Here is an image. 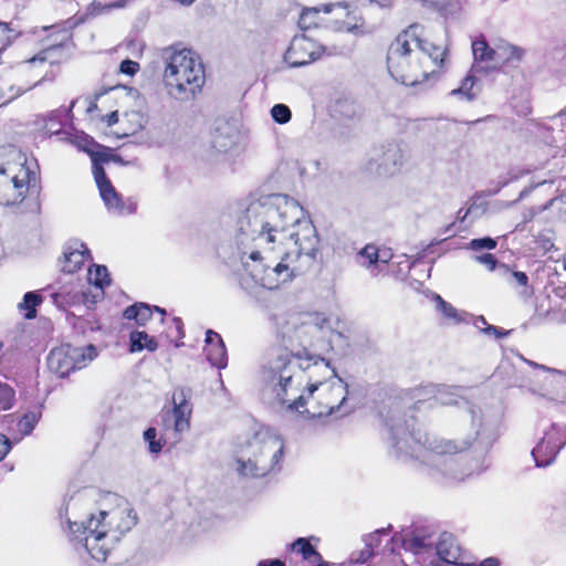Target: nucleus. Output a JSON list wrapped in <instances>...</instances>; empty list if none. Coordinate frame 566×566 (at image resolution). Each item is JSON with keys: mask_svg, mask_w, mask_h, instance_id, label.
<instances>
[{"mask_svg": "<svg viewBox=\"0 0 566 566\" xmlns=\"http://www.w3.org/2000/svg\"><path fill=\"white\" fill-rule=\"evenodd\" d=\"M240 231L259 248L242 256L247 276L241 285L275 290L308 271L315 263L319 238L303 208L286 196L273 195L251 202L240 220Z\"/></svg>", "mask_w": 566, "mask_h": 566, "instance_id": "f257e3e1", "label": "nucleus"}, {"mask_svg": "<svg viewBox=\"0 0 566 566\" xmlns=\"http://www.w3.org/2000/svg\"><path fill=\"white\" fill-rule=\"evenodd\" d=\"M338 377L329 363L318 356L287 349H270L262 364V378L275 399L290 411L304 407L305 391Z\"/></svg>", "mask_w": 566, "mask_h": 566, "instance_id": "f03ea898", "label": "nucleus"}, {"mask_svg": "<svg viewBox=\"0 0 566 566\" xmlns=\"http://www.w3.org/2000/svg\"><path fill=\"white\" fill-rule=\"evenodd\" d=\"M419 30V25H410L397 35L388 50V71L405 85H417L438 73L447 53L446 48L420 39Z\"/></svg>", "mask_w": 566, "mask_h": 566, "instance_id": "7ed1b4c3", "label": "nucleus"}, {"mask_svg": "<svg viewBox=\"0 0 566 566\" xmlns=\"http://www.w3.org/2000/svg\"><path fill=\"white\" fill-rule=\"evenodd\" d=\"M390 440L398 454L421 460L433 464L434 459L442 454H454L471 447L474 438H468L460 442L443 440L436 436L422 432L416 428L413 418L402 420L392 418L390 423Z\"/></svg>", "mask_w": 566, "mask_h": 566, "instance_id": "20e7f679", "label": "nucleus"}, {"mask_svg": "<svg viewBox=\"0 0 566 566\" xmlns=\"http://www.w3.org/2000/svg\"><path fill=\"white\" fill-rule=\"evenodd\" d=\"M164 84L170 97L179 102L193 99L205 84V70L198 56L186 48L163 51Z\"/></svg>", "mask_w": 566, "mask_h": 566, "instance_id": "39448f33", "label": "nucleus"}, {"mask_svg": "<svg viewBox=\"0 0 566 566\" xmlns=\"http://www.w3.org/2000/svg\"><path fill=\"white\" fill-rule=\"evenodd\" d=\"M284 452L282 439L272 430L261 428L238 444L237 472L243 478H262L273 472Z\"/></svg>", "mask_w": 566, "mask_h": 566, "instance_id": "423d86ee", "label": "nucleus"}, {"mask_svg": "<svg viewBox=\"0 0 566 566\" xmlns=\"http://www.w3.org/2000/svg\"><path fill=\"white\" fill-rule=\"evenodd\" d=\"M347 385L339 377H334L317 387L305 391L304 407L298 412L311 417L336 415L342 417L350 411L347 407Z\"/></svg>", "mask_w": 566, "mask_h": 566, "instance_id": "0eeeda50", "label": "nucleus"}, {"mask_svg": "<svg viewBox=\"0 0 566 566\" xmlns=\"http://www.w3.org/2000/svg\"><path fill=\"white\" fill-rule=\"evenodd\" d=\"M106 511H101L98 515H91L86 521L81 523L70 522V531L72 533L86 534L84 546L88 554L97 562H105L109 552L107 542L109 541L108 524H105Z\"/></svg>", "mask_w": 566, "mask_h": 566, "instance_id": "6e6552de", "label": "nucleus"}, {"mask_svg": "<svg viewBox=\"0 0 566 566\" xmlns=\"http://www.w3.org/2000/svg\"><path fill=\"white\" fill-rule=\"evenodd\" d=\"M318 333L317 324L306 315L292 314L279 323V336L285 346L283 349L292 354L297 353L294 349L298 346L303 347L302 355L307 354L306 347L312 344V338Z\"/></svg>", "mask_w": 566, "mask_h": 566, "instance_id": "1a4fd4ad", "label": "nucleus"}, {"mask_svg": "<svg viewBox=\"0 0 566 566\" xmlns=\"http://www.w3.org/2000/svg\"><path fill=\"white\" fill-rule=\"evenodd\" d=\"M190 390L186 388H177L172 392V409L167 411L164 418V427L166 430L172 429L176 441L180 439L181 433L190 428V418L192 413L189 403Z\"/></svg>", "mask_w": 566, "mask_h": 566, "instance_id": "9d476101", "label": "nucleus"}, {"mask_svg": "<svg viewBox=\"0 0 566 566\" xmlns=\"http://www.w3.org/2000/svg\"><path fill=\"white\" fill-rule=\"evenodd\" d=\"M97 159L107 161L108 157L105 154H96L95 157L93 158L94 179L98 187L99 195H101L105 206L107 207V209L112 210L116 213H119V214L125 213V212H127V213L134 212L135 205L130 202L128 206H126L123 202L120 195L115 190L112 182L106 177L104 168L96 163Z\"/></svg>", "mask_w": 566, "mask_h": 566, "instance_id": "9b49d317", "label": "nucleus"}, {"mask_svg": "<svg viewBox=\"0 0 566 566\" xmlns=\"http://www.w3.org/2000/svg\"><path fill=\"white\" fill-rule=\"evenodd\" d=\"M324 48L311 38L295 35L285 52L284 60L291 67H300L318 60Z\"/></svg>", "mask_w": 566, "mask_h": 566, "instance_id": "f8f14e48", "label": "nucleus"}, {"mask_svg": "<svg viewBox=\"0 0 566 566\" xmlns=\"http://www.w3.org/2000/svg\"><path fill=\"white\" fill-rule=\"evenodd\" d=\"M424 390L432 394L434 402L437 403L442 406L464 407L472 427L474 428V434L478 433V428L480 427L479 412L474 406L463 397L459 388H451L444 385H427Z\"/></svg>", "mask_w": 566, "mask_h": 566, "instance_id": "ddd939ff", "label": "nucleus"}, {"mask_svg": "<svg viewBox=\"0 0 566 566\" xmlns=\"http://www.w3.org/2000/svg\"><path fill=\"white\" fill-rule=\"evenodd\" d=\"M29 169L21 166L19 172L11 178L0 177V203L4 206L21 203L29 190Z\"/></svg>", "mask_w": 566, "mask_h": 566, "instance_id": "4468645a", "label": "nucleus"}, {"mask_svg": "<svg viewBox=\"0 0 566 566\" xmlns=\"http://www.w3.org/2000/svg\"><path fill=\"white\" fill-rule=\"evenodd\" d=\"M560 440L559 430L556 426H552L551 430L545 432L544 438L532 450V455L535 460L536 467H547L552 464L558 452L566 444V440L557 443Z\"/></svg>", "mask_w": 566, "mask_h": 566, "instance_id": "2eb2a0df", "label": "nucleus"}, {"mask_svg": "<svg viewBox=\"0 0 566 566\" xmlns=\"http://www.w3.org/2000/svg\"><path fill=\"white\" fill-rule=\"evenodd\" d=\"M106 514L105 524L112 530L111 542L117 541L120 534L128 532L137 522L136 513L130 509H116Z\"/></svg>", "mask_w": 566, "mask_h": 566, "instance_id": "dca6fc26", "label": "nucleus"}, {"mask_svg": "<svg viewBox=\"0 0 566 566\" xmlns=\"http://www.w3.org/2000/svg\"><path fill=\"white\" fill-rule=\"evenodd\" d=\"M535 367L546 374L544 377L545 395L552 399H564L566 397V371L537 364Z\"/></svg>", "mask_w": 566, "mask_h": 566, "instance_id": "f3484780", "label": "nucleus"}, {"mask_svg": "<svg viewBox=\"0 0 566 566\" xmlns=\"http://www.w3.org/2000/svg\"><path fill=\"white\" fill-rule=\"evenodd\" d=\"M48 366L50 370L59 377H65L74 371V363L70 354V344L52 349L48 356Z\"/></svg>", "mask_w": 566, "mask_h": 566, "instance_id": "a211bd4d", "label": "nucleus"}, {"mask_svg": "<svg viewBox=\"0 0 566 566\" xmlns=\"http://www.w3.org/2000/svg\"><path fill=\"white\" fill-rule=\"evenodd\" d=\"M378 161L377 172L379 175H390L397 171L398 167L402 163V153L399 145L391 142L386 146H382Z\"/></svg>", "mask_w": 566, "mask_h": 566, "instance_id": "6ab92c4d", "label": "nucleus"}, {"mask_svg": "<svg viewBox=\"0 0 566 566\" xmlns=\"http://www.w3.org/2000/svg\"><path fill=\"white\" fill-rule=\"evenodd\" d=\"M434 549L439 556V563H443L447 566L458 564V560L462 557L459 545L455 543L453 535L449 533H442L440 535Z\"/></svg>", "mask_w": 566, "mask_h": 566, "instance_id": "aec40b11", "label": "nucleus"}, {"mask_svg": "<svg viewBox=\"0 0 566 566\" xmlns=\"http://www.w3.org/2000/svg\"><path fill=\"white\" fill-rule=\"evenodd\" d=\"M90 251L83 243H75L74 247H69L63 253L62 270L65 273H73L77 271L85 262Z\"/></svg>", "mask_w": 566, "mask_h": 566, "instance_id": "412c9836", "label": "nucleus"}, {"mask_svg": "<svg viewBox=\"0 0 566 566\" xmlns=\"http://www.w3.org/2000/svg\"><path fill=\"white\" fill-rule=\"evenodd\" d=\"M523 51L511 44H500L494 48L493 57L495 59L494 69H497L504 64L520 61L522 59Z\"/></svg>", "mask_w": 566, "mask_h": 566, "instance_id": "4be33fe9", "label": "nucleus"}, {"mask_svg": "<svg viewBox=\"0 0 566 566\" xmlns=\"http://www.w3.org/2000/svg\"><path fill=\"white\" fill-rule=\"evenodd\" d=\"M433 301L436 302L437 311L442 314L448 324L457 325L465 319V312L457 310L450 303L446 302L440 295L436 294L433 296Z\"/></svg>", "mask_w": 566, "mask_h": 566, "instance_id": "5701e85b", "label": "nucleus"}, {"mask_svg": "<svg viewBox=\"0 0 566 566\" xmlns=\"http://www.w3.org/2000/svg\"><path fill=\"white\" fill-rule=\"evenodd\" d=\"M70 354L74 363V370H76L86 367L97 356V350L93 345L85 347L70 345Z\"/></svg>", "mask_w": 566, "mask_h": 566, "instance_id": "b1692460", "label": "nucleus"}, {"mask_svg": "<svg viewBox=\"0 0 566 566\" xmlns=\"http://www.w3.org/2000/svg\"><path fill=\"white\" fill-rule=\"evenodd\" d=\"M234 135L229 126H224L223 129L218 127L212 135L211 147L218 153H226L234 144Z\"/></svg>", "mask_w": 566, "mask_h": 566, "instance_id": "393cba45", "label": "nucleus"}, {"mask_svg": "<svg viewBox=\"0 0 566 566\" xmlns=\"http://www.w3.org/2000/svg\"><path fill=\"white\" fill-rule=\"evenodd\" d=\"M157 347L156 339L146 332H133L130 334V352H140L143 349L155 352Z\"/></svg>", "mask_w": 566, "mask_h": 566, "instance_id": "a878e982", "label": "nucleus"}, {"mask_svg": "<svg viewBox=\"0 0 566 566\" xmlns=\"http://www.w3.org/2000/svg\"><path fill=\"white\" fill-rule=\"evenodd\" d=\"M206 355L208 360L218 368H223L227 365V350L224 343L221 338H217V343L206 347Z\"/></svg>", "mask_w": 566, "mask_h": 566, "instance_id": "bb28decb", "label": "nucleus"}, {"mask_svg": "<svg viewBox=\"0 0 566 566\" xmlns=\"http://www.w3.org/2000/svg\"><path fill=\"white\" fill-rule=\"evenodd\" d=\"M472 52L476 62H489L494 69L495 59L493 57L494 49L490 48L485 40H475L472 43Z\"/></svg>", "mask_w": 566, "mask_h": 566, "instance_id": "cd10ccee", "label": "nucleus"}, {"mask_svg": "<svg viewBox=\"0 0 566 566\" xmlns=\"http://www.w3.org/2000/svg\"><path fill=\"white\" fill-rule=\"evenodd\" d=\"M151 308L144 303L128 306L124 312L125 318L135 319L139 325H144L151 317Z\"/></svg>", "mask_w": 566, "mask_h": 566, "instance_id": "c85d7f7f", "label": "nucleus"}, {"mask_svg": "<svg viewBox=\"0 0 566 566\" xmlns=\"http://www.w3.org/2000/svg\"><path fill=\"white\" fill-rule=\"evenodd\" d=\"M378 248L373 244H367L358 253V262L361 266L373 270L378 266Z\"/></svg>", "mask_w": 566, "mask_h": 566, "instance_id": "c756f323", "label": "nucleus"}, {"mask_svg": "<svg viewBox=\"0 0 566 566\" xmlns=\"http://www.w3.org/2000/svg\"><path fill=\"white\" fill-rule=\"evenodd\" d=\"M292 548L301 553L305 559L313 562L321 559L319 553L305 538H297L292 544Z\"/></svg>", "mask_w": 566, "mask_h": 566, "instance_id": "7c9ffc66", "label": "nucleus"}, {"mask_svg": "<svg viewBox=\"0 0 566 566\" xmlns=\"http://www.w3.org/2000/svg\"><path fill=\"white\" fill-rule=\"evenodd\" d=\"M319 11V8L304 9L298 19L300 28L303 30H308L311 28L317 27Z\"/></svg>", "mask_w": 566, "mask_h": 566, "instance_id": "2f4dec72", "label": "nucleus"}, {"mask_svg": "<svg viewBox=\"0 0 566 566\" xmlns=\"http://www.w3.org/2000/svg\"><path fill=\"white\" fill-rule=\"evenodd\" d=\"M403 547L413 554H420L422 551L431 549L432 543L428 542L426 537L413 536L403 539Z\"/></svg>", "mask_w": 566, "mask_h": 566, "instance_id": "473e14b6", "label": "nucleus"}, {"mask_svg": "<svg viewBox=\"0 0 566 566\" xmlns=\"http://www.w3.org/2000/svg\"><path fill=\"white\" fill-rule=\"evenodd\" d=\"M88 281L101 289L108 285L109 280L107 268L104 265H95V269H91L88 272Z\"/></svg>", "mask_w": 566, "mask_h": 566, "instance_id": "72a5a7b5", "label": "nucleus"}, {"mask_svg": "<svg viewBox=\"0 0 566 566\" xmlns=\"http://www.w3.org/2000/svg\"><path fill=\"white\" fill-rule=\"evenodd\" d=\"M474 86V77L472 75H468L461 83L460 87L452 90V95H463L467 101L474 99L476 93L473 92Z\"/></svg>", "mask_w": 566, "mask_h": 566, "instance_id": "f704fd0d", "label": "nucleus"}, {"mask_svg": "<svg viewBox=\"0 0 566 566\" xmlns=\"http://www.w3.org/2000/svg\"><path fill=\"white\" fill-rule=\"evenodd\" d=\"M273 119L279 124H285L291 119V111L284 104H276L271 109Z\"/></svg>", "mask_w": 566, "mask_h": 566, "instance_id": "c9c22d12", "label": "nucleus"}, {"mask_svg": "<svg viewBox=\"0 0 566 566\" xmlns=\"http://www.w3.org/2000/svg\"><path fill=\"white\" fill-rule=\"evenodd\" d=\"M157 431L155 428H148L144 432V439L148 442V448L151 453H159L163 449V443L160 440H156Z\"/></svg>", "mask_w": 566, "mask_h": 566, "instance_id": "e433bc0d", "label": "nucleus"}, {"mask_svg": "<svg viewBox=\"0 0 566 566\" xmlns=\"http://www.w3.org/2000/svg\"><path fill=\"white\" fill-rule=\"evenodd\" d=\"M14 392L11 387L6 384H0V408L8 410L12 406Z\"/></svg>", "mask_w": 566, "mask_h": 566, "instance_id": "4c0bfd02", "label": "nucleus"}, {"mask_svg": "<svg viewBox=\"0 0 566 566\" xmlns=\"http://www.w3.org/2000/svg\"><path fill=\"white\" fill-rule=\"evenodd\" d=\"M496 241L492 238L473 239L469 243V249L473 251L493 250L496 248Z\"/></svg>", "mask_w": 566, "mask_h": 566, "instance_id": "58836bf2", "label": "nucleus"}, {"mask_svg": "<svg viewBox=\"0 0 566 566\" xmlns=\"http://www.w3.org/2000/svg\"><path fill=\"white\" fill-rule=\"evenodd\" d=\"M40 297L33 292H28L24 295L22 306H25V308L29 310V312L25 314L27 318H32L35 316L34 307L40 303Z\"/></svg>", "mask_w": 566, "mask_h": 566, "instance_id": "ea45409f", "label": "nucleus"}, {"mask_svg": "<svg viewBox=\"0 0 566 566\" xmlns=\"http://www.w3.org/2000/svg\"><path fill=\"white\" fill-rule=\"evenodd\" d=\"M387 534V531L385 528H381V530H378L376 531L375 533H371L369 534L366 538H365V542H366V546H367V551L364 552L363 554H366L367 557H369L370 555H373V547L374 546H377L379 544V537L380 535H386Z\"/></svg>", "mask_w": 566, "mask_h": 566, "instance_id": "a19ab883", "label": "nucleus"}, {"mask_svg": "<svg viewBox=\"0 0 566 566\" xmlns=\"http://www.w3.org/2000/svg\"><path fill=\"white\" fill-rule=\"evenodd\" d=\"M12 30L9 28L8 23L0 22V44L3 48H7L12 43V41L17 38V34H12Z\"/></svg>", "mask_w": 566, "mask_h": 566, "instance_id": "79ce46f5", "label": "nucleus"}, {"mask_svg": "<svg viewBox=\"0 0 566 566\" xmlns=\"http://www.w3.org/2000/svg\"><path fill=\"white\" fill-rule=\"evenodd\" d=\"M507 282L514 286L525 287L528 282V277L525 272L513 271V272H510Z\"/></svg>", "mask_w": 566, "mask_h": 566, "instance_id": "37998d69", "label": "nucleus"}, {"mask_svg": "<svg viewBox=\"0 0 566 566\" xmlns=\"http://www.w3.org/2000/svg\"><path fill=\"white\" fill-rule=\"evenodd\" d=\"M474 260L478 263H481V264L485 265L490 271H493L496 268V264H497L496 259L491 253H484V254H481V255H476V256H474Z\"/></svg>", "mask_w": 566, "mask_h": 566, "instance_id": "c03bdc74", "label": "nucleus"}, {"mask_svg": "<svg viewBox=\"0 0 566 566\" xmlns=\"http://www.w3.org/2000/svg\"><path fill=\"white\" fill-rule=\"evenodd\" d=\"M119 70L124 74L134 75V74H136L138 72L139 64L137 62H135V61H132V60H124L120 63Z\"/></svg>", "mask_w": 566, "mask_h": 566, "instance_id": "a18cd8bd", "label": "nucleus"}, {"mask_svg": "<svg viewBox=\"0 0 566 566\" xmlns=\"http://www.w3.org/2000/svg\"><path fill=\"white\" fill-rule=\"evenodd\" d=\"M556 203H559V213L560 218L566 221V193L563 195L559 199H552L547 202V205L544 207V209H547Z\"/></svg>", "mask_w": 566, "mask_h": 566, "instance_id": "49530a36", "label": "nucleus"}, {"mask_svg": "<svg viewBox=\"0 0 566 566\" xmlns=\"http://www.w3.org/2000/svg\"><path fill=\"white\" fill-rule=\"evenodd\" d=\"M35 422H36L35 415H25L21 419L19 426L22 430H24V432L29 433L33 430Z\"/></svg>", "mask_w": 566, "mask_h": 566, "instance_id": "de8ad7c7", "label": "nucleus"}, {"mask_svg": "<svg viewBox=\"0 0 566 566\" xmlns=\"http://www.w3.org/2000/svg\"><path fill=\"white\" fill-rule=\"evenodd\" d=\"M55 48H49V49H45L41 52H39L36 55H34L33 57H31L30 60L27 61L28 64H35L36 62H40V63H44L49 60V55L50 53L54 50Z\"/></svg>", "mask_w": 566, "mask_h": 566, "instance_id": "09e8293b", "label": "nucleus"}, {"mask_svg": "<svg viewBox=\"0 0 566 566\" xmlns=\"http://www.w3.org/2000/svg\"><path fill=\"white\" fill-rule=\"evenodd\" d=\"M426 387L427 386H423L415 390L413 397L417 399V403H421L428 400H434L432 394H429L428 391L424 390Z\"/></svg>", "mask_w": 566, "mask_h": 566, "instance_id": "8fccbe9b", "label": "nucleus"}, {"mask_svg": "<svg viewBox=\"0 0 566 566\" xmlns=\"http://www.w3.org/2000/svg\"><path fill=\"white\" fill-rule=\"evenodd\" d=\"M482 332L486 335H494L496 338L504 337L509 334V332L502 331L493 325H486V327L482 328Z\"/></svg>", "mask_w": 566, "mask_h": 566, "instance_id": "3c124183", "label": "nucleus"}, {"mask_svg": "<svg viewBox=\"0 0 566 566\" xmlns=\"http://www.w3.org/2000/svg\"><path fill=\"white\" fill-rule=\"evenodd\" d=\"M10 449V441L6 436L0 434V461L9 453Z\"/></svg>", "mask_w": 566, "mask_h": 566, "instance_id": "603ef678", "label": "nucleus"}, {"mask_svg": "<svg viewBox=\"0 0 566 566\" xmlns=\"http://www.w3.org/2000/svg\"><path fill=\"white\" fill-rule=\"evenodd\" d=\"M217 338H221L220 335L211 329L206 333V343L207 347L214 345L217 343Z\"/></svg>", "mask_w": 566, "mask_h": 566, "instance_id": "864d4df0", "label": "nucleus"}, {"mask_svg": "<svg viewBox=\"0 0 566 566\" xmlns=\"http://www.w3.org/2000/svg\"><path fill=\"white\" fill-rule=\"evenodd\" d=\"M36 85H38V83H35L33 85V87L36 86ZM31 88H32V86L29 87V90H31ZM27 91H28V88H21V87L11 86L10 87V92H13V94L10 97L9 102L14 99V98H17V97H19V96H21V95H23Z\"/></svg>", "mask_w": 566, "mask_h": 566, "instance_id": "5fc2aeb1", "label": "nucleus"}, {"mask_svg": "<svg viewBox=\"0 0 566 566\" xmlns=\"http://www.w3.org/2000/svg\"><path fill=\"white\" fill-rule=\"evenodd\" d=\"M378 255H379V258H378V264H379V263H384V264H386V263H388V262L390 261V259H391V253H390L388 250H379V249H378Z\"/></svg>", "mask_w": 566, "mask_h": 566, "instance_id": "6e6d98bb", "label": "nucleus"}, {"mask_svg": "<svg viewBox=\"0 0 566 566\" xmlns=\"http://www.w3.org/2000/svg\"><path fill=\"white\" fill-rule=\"evenodd\" d=\"M259 566H285V564L280 559H271L260 562Z\"/></svg>", "mask_w": 566, "mask_h": 566, "instance_id": "4d7b16f0", "label": "nucleus"}, {"mask_svg": "<svg viewBox=\"0 0 566 566\" xmlns=\"http://www.w3.org/2000/svg\"><path fill=\"white\" fill-rule=\"evenodd\" d=\"M106 118H107V119H106V120H107V124H108L109 126H112V125H114V124H116V123L118 122V113H117V112H112L111 114H108V115L106 116Z\"/></svg>", "mask_w": 566, "mask_h": 566, "instance_id": "13d9d810", "label": "nucleus"}, {"mask_svg": "<svg viewBox=\"0 0 566 566\" xmlns=\"http://www.w3.org/2000/svg\"><path fill=\"white\" fill-rule=\"evenodd\" d=\"M370 3H375L380 8H389L392 3V0H369Z\"/></svg>", "mask_w": 566, "mask_h": 566, "instance_id": "bf43d9fd", "label": "nucleus"}, {"mask_svg": "<svg viewBox=\"0 0 566 566\" xmlns=\"http://www.w3.org/2000/svg\"><path fill=\"white\" fill-rule=\"evenodd\" d=\"M474 325L482 331V328L489 325L483 316L476 317Z\"/></svg>", "mask_w": 566, "mask_h": 566, "instance_id": "052dcab7", "label": "nucleus"}, {"mask_svg": "<svg viewBox=\"0 0 566 566\" xmlns=\"http://www.w3.org/2000/svg\"><path fill=\"white\" fill-rule=\"evenodd\" d=\"M334 6H335V4H324V6L322 7V10H323L325 13H329V12L332 11V9H333V7H334ZM336 6H339V7L342 6V7H344V8H347V4H346V3H337Z\"/></svg>", "mask_w": 566, "mask_h": 566, "instance_id": "680f3d73", "label": "nucleus"}, {"mask_svg": "<svg viewBox=\"0 0 566 566\" xmlns=\"http://www.w3.org/2000/svg\"><path fill=\"white\" fill-rule=\"evenodd\" d=\"M111 158H112V160H114L115 163L124 164L123 159H122L119 156H117V155H114V156H112Z\"/></svg>", "mask_w": 566, "mask_h": 566, "instance_id": "e2e57ef3", "label": "nucleus"}, {"mask_svg": "<svg viewBox=\"0 0 566 566\" xmlns=\"http://www.w3.org/2000/svg\"><path fill=\"white\" fill-rule=\"evenodd\" d=\"M61 297H62V295L60 293L53 294V298H54L55 303H59Z\"/></svg>", "mask_w": 566, "mask_h": 566, "instance_id": "0e129e2a", "label": "nucleus"}, {"mask_svg": "<svg viewBox=\"0 0 566 566\" xmlns=\"http://www.w3.org/2000/svg\"><path fill=\"white\" fill-rule=\"evenodd\" d=\"M533 217H534V212H533V211H530V213H528L527 216H525L524 221H525V222H527V221H530Z\"/></svg>", "mask_w": 566, "mask_h": 566, "instance_id": "69168bd1", "label": "nucleus"}, {"mask_svg": "<svg viewBox=\"0 0 566 566\" xmlns=\"http://www.w3.org/2000/svg\"><path fill=\"white\" fill-rule=\"evenodd\" d=\"M563 269L566 271V254L562 258Z\"/></svg>", "mask_w": 566, "mask_h": 566, "instance_id": "338daca9", "label": "nucleus"}, {"mask_svg": "<svg viewBox=\"0 0 566 566\" xmlns=\"http://www.w3.org/2000/svg\"><path fill=\"white\" fill-rule=\"evenodd\" d=\"M346 29H347V31L353 32L354 30H356V29H357V24H355V25H353V27H349V25H348Z\"/></svg>", "mask_w": 566, "mask_h": 566, "instance_id": "774afa93", "label": "nucleus"}]
</instances>
